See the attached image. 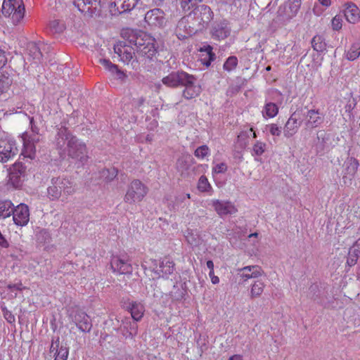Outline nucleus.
<instances>
[{"label": "nucleus", "mask_w": 360, "mask_h": 360, "mask_svg": "<svg viewBox=\"0 0 360 360\" xmlns=\"http://www.w3.org/2000/svg\"><path fill=\"white\" fill-rule=\"evenodd\" d=\"M120 328L124 336L126 338L132 339L138 333V325L135 321H131L129 318H125L122 323Z\"/></svg>", "instance_id": "b1692460"}, {"label": "nucleus", "mask_w": 360, "mask_h": 360, "mask_svg": "<svg viewBox=\"0 0 360 360\" xmlns=\"http://www.w3.org/2000/svg\"><path fill=\"white\" fill-rule=\"evenodd\" d=\"M68 354V349L61 346L56 350L54 360H67Z\"/></svg>", "instance_id": "a18cd8bd"}, {"label": "nucleus", "mask_w": 360, "mask_h": 360, "mask_svg": "<svg viewBox=\"0 0 360 360\" xmlns=\"http://www.w3.org/2000/svg\"><path fill=\"white\" fill-rule=\"evenodd\" d=\"M13 220L14 223L20 226L27 224L30 220V210L25 204H20L14 208L13 212Z\"/></svg>", "instance_id": "f3484780"}, {"label": "nucleus", "mask_w": 360, "mask_h": 360, "mask_svg": "<svg viewBox=\"0 0 360 360\" xmlns=\"http://www.w3.org/2000/svg\"><path fill=\"white\" fill-rule=\"evenodd\" d=\"M210 155V150L209 147L206 145H202L198 147L194 151V155L200 160H203L205 158L209 157Z\"/></svg>", "instance_id": "ea45409f"}, {"label": "nucleus", "mask_w": 360, "mask_h": 360, "mask_svg": "<svg viewBox=\"0 0 360 360\" xmlns=\"http://www.w3.org/2000/svg\"><path fill=\"white\" fill-rule=\"evenodd\" d=\"M359 256V255H357L356 253H355L353 251H352L351 250H349L347 260V264L349 266H352L355 265L358 260Z\"/></svg>", "instance_id": "3c124183"}, {"label": "nucleus", "mask_w": 360, "mask_h": 360, "mask_svg": "<svg viewBox=\"0 0 360 360\" xmlns=\"http://www.w3.org/2000/svg\"><path fill=\"white\" fill-rule=\"evenodd\" d=\"M13 70L8 68L0 69V95L6 92L13 81Z\"/></svg>", "instance_id": "5701e85b"}, {"label": "nucleus", "mask_w": 360, "mask_h": 360, "mask_svg": "<svg viewBox=\"0 0 360 360\" xmlns=\"http://www.w3.org/2000/svg\"><path fill=\"white\" fill-rule=\"evenodd\" d=\"M208 167L207 165H198L196 168L197 169H200V168H205L207 169Z\"/></svg>", "instance_id": "774afa93"}, {"label": "nucleus", "mask_w": 360, "mask_h": 360, "mask_svg": "<svg viewBox=\"0 0 360 360\" xmlns=\"http://www.w3.org/2000/svg\"><path fill=\"white\" fill-rule=\"evenodd\" d=\"M185 72H173L162 78V83L169 87H177L182 84L184 80L187 77Z\"/></svg>", "instance_id": "412c9836"}, {"label": "nucleus", "mask_w": 360, "mask_h": 360, "mask_svg": "<svg viewBox=\"0 0 360 360\" xmlns=\"http://www.w3.org/2000/svg\"><path fill=\"white\" fill-rule=\"evenodd\" d=\"M12 171L16 172L18 174L25 177V167H23L22 165H14Z\"/></svg>", "instance_id": "6e6d98bb"}, {"label": "nucleus", "mask_w": 360, "mask_h": 360, "mask_svg": "<svg viewBox=\"0 0 360 360\" xmlns=\"http://www.w3.org/2000/svg\"><path fill=\"white\" fill-rule=\"evenodd\" d=\"M8 288L11 290H22V289H24V287H22V283H18V284H14V285H9L8 286Z\"/></svg>", "instance_id": "680f3d73"}, {"label": "nucleus", "mask_w": 360, "mask_h": 360, "mask_svg": "<svg viewBox=\"0 0 360 360\" xmlns=\"http://www.w3.org/2000/svg\"><path fill=\"white\" fill-rule=\"evenodd\" d=\"M62 191L65 195H72L76 192L75 184L68 179L58 178Z\"/></svg>", "instance_id": "473e14b6"}, {"label": "nucleus", "mask_w": 360, "mask_h": 360, "mask_svg": "<svg viewBox=\"0 0 360 360\" xmlns=\"http://www.w3.org/2000/svg\"><path fill=\"white\" fill-rule=\"evenodd\" d=\"M229 360H243V357L240 354H235L231 356Z\"/></svg>", "instance_id": "0e129e2a"}, {"label": "nucleus", "mask_w": 360, "mask_h": 360, "mask_svg": "<svg viewBox=\"0 0 360 360\" xmlns=\"http://www.w3.org/2000/svg\"><path fill=\"white\" fill-rule=\"evenodd\" d=\"M278 111L279 107L277 104L266 100L262 110V115L265 120H267L275 117L278 115Z\"/></svg>", "instance_id": "cd10ccee"}, {"label": "nucleus", "mask_w": 360, "mask_h": 360, "mask_svg": "<svg viewBox=\"0 0 360 360\" xmlns=\"http://www.w3.org/2000/svg\"><path fill=\"white\" fill-rule=\"evenodd\" d=\"M174 271V263L169 259H164L159 266L155 270V276L153 278H167Z\"/></svg>", "instance_id": "4be33fe9"}, {"label": "nucleus", "mask_w": 360, "mask_h": 360, "mask_svg": "<svg viewBox=\"0 0 360 360\" xmlns=\"http://www.w3.org/2000/svg\"><path fill=\"white\" fill-rule=\"evenodd\" d=\"M229 34V30L224 27H216L214 28L212 35L218 39H224Z\"/></svg>", "instance_id": "79ce46f5"}, {"label": "nucleus", "mask_w": 360, "mask_h": 360, "mask_svg": "<svg viewBox=\"0 0 360 360\" xmlns=\"http://www.w3.org/2000/svg\"><path fill=\"white\" fill-rule=\"evenodd\" d=\"M201 1L202 0H181V6L184 10L186 11L195 6Z\"/></svg>", "instance_id": "8fccbe9b"}, {"label": "nucleus", "mask_w": 360, "mask_h": 360, "mask_svg": "<svg viewBox=\"0 0 360 360\" xmlns=\"http://www.w3.org/2000/svg\"><path fill=\"white\" fill-rule=\"evenodd\" d=\"M265 129L269 130L271 135L274 136H279L282 132V128L275 123L266 124Z\"/></svg>", "instance_id": "49530a36"}, {"label": "nucleus", "mask_w": 360, "mask_h": 360, "mask_svg": "<svg viewBox=\"0 0 360 360\" xmlns=\"http://www.w3.org/2000/svg\"><path fill=\"white\" fill-rule=\"evenodd\" d=\"M211 205L214 211L221 217L234 214L238 211L234 204L228 200H212Z\"/></svg>", "instance_id": "f8f14e48"}, {"label": "nucleus", "mask_w": 360, "mask_h": 360, "mask_svg": "<svg viewBox=\"0 0 360 360\" xmlns=\"http://www.w3.org/2000/svg\"><path fill=\"white\" fill-rule=\"evenodd\" d=\"M187 243L194 248H200L205 245V241L202 233L196 229H188L184 235Z\"/></svg>", "instance_id": "a211bd4d"}, {"label": "nucleus", "mask_w": 360, "mask_h": 360, "mask_svg": "<svg viewBox=\"0 0 360 360\" xmlns=\"http://www.w3.org/2000/svg\"><path fill=\"white\" fill-rule=\"evenodd\" d=\"M2 13L5 16H10L14 23L20 22L25 15L22 0H4Z\"/></svg>", "instance_id": "20e7f679"}, {"label": "nucleus", "mask_w": 360, "mask_h": 360, "mask_svg": "<svg viewBox=\"0 0 360 360\" xmlns=\"http://www.w3.org/2000/svg\"><path fill=\"white\" fill-rule=\"evenodd\" d=\"M301 0H288L278 8V13L285 20L295 17L300 8Z\"/></svg>", "instance_id": "9d476101"}, {"label": "nucleus", "mask_w": 360, "mask_h": 360, "mask_svg": "<svg viewBox=\"0 0 360 360\" xmlns=\"http://www.w3.org/2000/svg\"><path fill=\"white\" fill-rule=\"evenodd\" d=\"M318 1L321 5L324 6L326 7L329 6L331 4V0H318Z\"/></svg>", "instance_id": "e2e57ef3"}, {"label": "nucleus", "mask_w": 360, "mask_h": 360, "mask_svg": "<svg viewBox=\"0 0 360 360\" xmlns=\"http://www.w3.org/2000/svg\"><path fill=\"white\" fill-rule=\"evenodd\" d=\"M360 56V42H355L345 53V57L349 60H354Z\"/></svg>", "instance_id": "c9c22d12"}, {"label": "nucleus", "mask_w": 360, "mask_h": 360, "mask_svg": "<svg viewBox=\"0 0 360 360\" xmlns=\"http://www.w3.org/2000/svg\"><path fill=\"white\" fill-rule=\"evenodd\" d=\"M238 271L240 278L244 282L251 278H258L264 275V270L258 265L245 266L239 269Z\"/></svg>", "instance_id": "dca6fc26"}, {"label": "nucleus", "mask_w": 360, "mask_h": 360, "mask_svg": "<svg viewBox=\"0 0 360 360\" xmlns=\"http://www.w3.org/2000/svg\"><path fill=\"white\" fill-rule=\"evenodd\" d=\"M62 190L58 178L51 179V184L47 188L46 196L51 200H58L61 196Z\"/></svg>", "instance_id": "a878e982"}, {"label": "nucleus", "mask_w": 360, "mask_h": 360, "mask_svg": "<svg viewBox=\"0 0 360 360\" xmlns=\"http://www.w3.org/2000/svg\"><path fill=\"white\" fill-rule=\"evenodd\" d=\"M7 63L6 52L0 48V69L5 68L4 66Z\"/></svg>", "instance_id": "4d7b16f0"}, {"label": "nucleus", "mask_w": 360, "mask_h": 360, "mask_svg": "<svg viewBox=\"0 0 360 360\" xmlns=\"http://www.w3.org/2000/svg\"><path fill=\"white\" fill-rule=\"evenodd\" d=\"M352 251L360 255V238L356 241L353 246L350 248Z\"/></svg>", "instance_id": "bf43d9fd"}, {"label": "nucleus", "mask_w": 360, "mask_h": 360, "mask_svg": "<svg viewBox=\"0 0 360 360\" xmlns=\"http://www.w3.org/2000/svg\"><path fill=\"white\" fill-rule=\"evenodd\" d=\"M14 205L10 200L0 202V219L9 217L14 210Z\"/></svg>", "instance_id": "72a5a7b5"}, {"label": "nucleus", "mask_w": 360, "mask_h": 360, "mask_svg": "<svg viewBox=\"0 0 360 360\" xmlns=\"http://www.w3.org/2000/svg\"><path fill=\"white\" fill-rule=\"evenodd\" d=\"M324 120L323 113L319 109H311L305 115L304 124L307 128L314 129L321 127Z\"/></svg>", "instance_id": "4468645a"}, {"label": "nucleus", "mask_w": 360, "mask_h": 360, "mask_svg": "<svg viewBox=\"0 0 360 360\" xmlns=\"http://www.w3.org/2000/svg\"><path fill=\"white\" fill-rule=\"evenodd\" d=\"M359 167V162L353 158H347L343 164L342 182L345 186H350L354 179Z\"/></svg>", "instance_id": "0eeeda50"}, {"label": "nucleus", "mask_w": 360, "mask_h": 360, "mask_svg": "<svg viewBox=\"0 0 360 360\" xmlns=\"http://www.w3.org/2000/svg\"><path fill=\"white\" fill-rule=\"evenodd\" d=\"M188 22V19L185 18H181L178 24H177V27H176V35L178 37L179 39H181V37H185L186 35H183L181 34L179 31L183 29V28H186V25Z\"/></svg>", "instance_id": "603ef678"}, {"label": "nucleus", "mask_w": 360, "mask_h": 360, "mask_svg": "<svg viewBox=\"0 0 360 360\" xmlns=\"http://www.w3.org/2000/svg\"><path fill=\"white\" fill-rule=\"evenodd\" d=\"M29 51L33 53V59L39 61L42 54L39 50V48L35 44H31L29 46Z\"/></svg>", "instance_id": "09e8293b"}, {"label": "nucleus", "mask_w": 360, "mask_h": 360, "mask_svg": "<svg viewBox=\"0 0 360 360\" xmlns=\"http://www.w3.org/2000/svg\"><path fill=\"white\" fill-rule=\"evenodd\" d=\"M30 126L32 131V135L36 137V135H38L39 133V129L36 125L34 117H30Z\"/></svg>", "instance_id": "5fc2aeb1"}, {"label": "nucleus", "mask_w": 360, "mask_h": 360, "mask_svg": "<svg viewBox=\"0 0 360 360\" xmlns=\"http://www.w3.org/2000/svg\"><path fill=\"white\" fill-rule=\"evenodd\" d=\"M345 16L350 23H356L360 19V11L354 4H347L345 9Z\"/></svg>", "instance_id": "bb28decb"}, {"label": "nucleus", "mask_w": 360, "mask_h": 360, "mask_svg": "<svg viewBox=\"0 0 360 360\" xmlns=\"http://www.w3.org/2000/svg\"><path fill=\"white\" fill-rule=\"evenodd\" d=\"M301 125L300 117L295 112L292 114L287 120L283 128L284 136L290 138L297 131Z\"/></svg>", "instance_id": "6ab92c4d"}, {"label": "nucleus", "mask_w": 360, "mask_h": 360, "mask_svg": "<svg viewBox=\"0 0 360 360\" xmlns=\"http://www.w3.org/2000/svg\"><path fill=\"white\" fill-rule=\"evenodd\" d=\"M122 37L143 56L150 58L156 53L155 39L150 34L140 30H124Z\"/></svg>", "instance_id": "f03ea898"}, {"label": "nucleus", "mask_w": 360, "mask_h": 360, "mask_svg": "<svg viewBox=\"0 0 360 360\" xmlns=\"http://www.w3.org/2000/svg\"><path fill=\"white\" fill-rule=\"evenodd\" d=\"M207 268L210 270H214V263L212 260H208L206 263Z\"/></svg>", "instance_id": "69168bd1"}, {"label": "nucleus", "mask_w": 360, "mask_h": 360, "mask_svg": "<svg viewBox=\"0 0 360 360\" xmlns=\"http://www.w3.org/2000/svg\"><path fill=\"white\" fill-rule=\"evenodd\" d=\"M194 160L190 155H184L178 159L176 168L181 173V175L186 174L193 165Z\"/></svg>", "instance_id": "7c9ffc66"}, {"label": "nucleus", "mask_w": 360, "mask_h": 360, "mask_svg": "<svg viewBox=\"0 0 360 360\" xmlns=\"http://www.w3.org/2000/svg\"><path fill=\"white\" fill-rule=\"evenodd\" d=\"M342 17L340 15H336L331 20V26L333 30L339 31L342 27Z\"/></svg>", "instance_id": "de8ad7c7"}, {"label": "nucleus", "mask_w": 360, "mask_h": 360, "mask_svg": "<svg viewBox=\"0 0 360 360\" xmlns=\"http://www.w3.org/2000/svg\"><path fill=\"white\" fill-rule=\"evenodd\" d=\"M73 322L82 332H88L91 330L92 324L89 316L83 311H77L72 316Z\"/></svg>", "instance_id": "aec40b11"}, {"label": "nucleus", "mask_w": 360, "mask_h": 360, "mask_svg": "<svg viewBox=\"0 0 360 360\" xmlns=\"http://www.w3.org/2000/svg\"><path fill=\"white\" fill-rule=\"evenodd\" d=\"M115 54L117 55L118 60L124 63H129L133 58L136 49L126 40L123 42H119L114 46Z\"/></svg>", "instance_id": "1a4fd4ad"}, {"label": "nucleus", "mask_w": 360, "mask_h": 360, "mask_svg": "<svg viewBox=\"0 0 360 360\" xmlns=\"http://www.w3.org/2000/svg\"><path fill=\"white\" fill-rule=\"evenodd\" d=\"M140 0H112L111 4L114 6L120 13L130 11L134 9Z\"/></svg>", "instance_id": "393cba45"}, {"label": "nucleus", "mask_w": 360, "mask_h": 360, "mask_svg": "<svg viewBox=\"0 0 360 360\" xmlns=\"http://www.w3.org/2000/svg\"><path fill=\"white\" fill-rule=\"evenodd\" d=\"M207 54L208 56V60L207 62L203 63L207 67L210 65L211 61H212L214 58V55L212 53V48L210 46H207L206 49Z\"/></svg>", "instance_id": "13d9d810"}, {"label": "nucleus", "mask_w": 360, "mask_h": 360, "mask_svg": "<svg viewBox=\"0 0 360 360\" xmlns=\"http://www.w3.org/2000/svg\"><path fill=\"white\" fill-rule=\"evenodd\" d=\"M129 309L134 321H140L145 312L144 305L141 302H132L129 304Z\"/></svg>", "instance_id": "c756f323"}, {"label": "nucleus", "mask_w": 360, "mask_h": 360, "mask_svg": "<svg viewBox=\"0 0 360 360\" xmlns=\"http://www.w3.org/2000/svg\"><path fill=\"white\" fill-rule=\"evenodd\" d=\"M145 21L150 27H160L166 24L165 14L161 9L154 8L145 14Z\"/></svg>", "instance_id": "ddd939ff"}, {"label": "nucleus", "mask_w": 360, "mask_h": 360, "mask_svg": "<svg viewBox=\"0 0 360 360\" xmlns=\"http://www.w3.org/2000/svg\"><path fill=\"white\" fill-rule=\"evenodd\" d=\"M266 283L260 279L253 281L250 287V297L251 299L260 297L264 291Z\"/></svg>", "instance_id": "c85d7f7f"}, {"label": "nucleus", "mask_w": 360, "mask_h": 360, "mask_svg": "<svg viewBox=\"0 0 360 360\" xmlns=\"http://www.w3.org/2000/svg\"><path fill=\"white\" fill-rule=\"evenodd\" d=\"M21 139L22 141V148L20 155L30 160L35 159L37 155L35 144L39 141V139L34 137L27 131H25L21 134Z\"/></svg>", "instance_id": "39448f33"}, {"label": "nucleus", "mask_w": 360, "mask_h": 360, "mask_svg": "<svg viewBox=\"0 0 360 360\" xmlns=\"http://www.w3.org/2000/svg\"><path fill=\"white\" fill-rule=\"evenodd\" d=\"M355 103L353 102H348L346 105L345 106V111L347 112L349 115L351 114L352 111L354 108Z\"/></svg>", "instance_id": "052dcab7"}, {"label": "nucleus", "mask_w": 360, "mask_h": 360, "mask_svg": "<svg viewBox=\"0 0 360 360\" xmlns=\"http://www.w3.org/2000/svg\"><path fill=\"white\" fill-rule=\"evenodd\" d=\"M197 188L200 192L207 193L210 195L213 193V188L207 178L203 175H202L198 179Z\"/></svg>", "instance_id": "f704fd0d"}, {"label": "nucleus", "mask_w": 360, "mask_h": 360, "mask_svg": "<svg viewBox=\"0 0 360 360\" xmlns=\"http://www.w3.org/2000/svg\"><path fill=\"white\" fill-rule=\"evenodd\" d=\"M238 65V59L236 56L229 57L224 63L223 68L224 70L231 72L236 69Z\"/></svg>", "instance_id": "37998d69"}, {"label": "nucleus", "mask_w": 360, "mask_h": 360, "mask_svg": "<svg viewBox=\"0 0 360 360\" xmlns=\"http://www.w3.org/2000/svg\"><path fill=\"white\" fill-rule=\"evenodd\" d=\"M50 28L53 32L61 33L65 30V26L63 21L53 20L50 22Z\"/></svg>", "instance_id": "c03bdc74"}, {"label": "nucleus", "mask_w": 360, "mask_h": 360, "mask_svg": "<svg viewBox=\"0 0 360 360\" xmlns=\"http://www.w3.org/2000/svg\"><path fill=\"white\" fill-rule=\"evenodd\" d=\"M110 266L112 271L115 274H130L132 272V266L127 256L112 255Z\"/></svg>", "instance_id": "423d86ee"}, {"label": "nucleus", "mask_w": 360, "mask_h": 360, "mask_svg": "<svg viewBox=\"0 0 360 360\" xmlns=\"http://www.w3.org/2000/svg\"><path fill=\"white\" fill-rule=\"evenodd\" d=\"M18 152L16 143L12 139L0 140V162H6L13 158Z\"/></svg>", "instance_id": "6e6552de"}, {"label": "nucleus", "mask_w": 360, "mask_h": 360, "mask_svg": "<svg viewBox=\"0 0 360 360\" xmlns=\"http://www.w3.org/2000/svg\"><path fill=\"white\" fill-rule=\"evenodd\" d=\"M9 181L15 188H19L24 181V176L18 174L16 172L11 171L9 175Z\"/></svg>", "instance_id": "a19ab883"}, {"label": "nucleus", "mask_w": 360, "mask_h": 360, "mask_svg": "<svg viewBox=\"0 0 360 360\" xmlns=\"http://www.w3.org/2000/svg\"><path fill=\"white\" fill-rule=\"evenodd\" d=\"M311 45L314 50L322 52L326 49V43L323 38L320 35H316L311 40Z\"/></svg>", "instance_id": "4c0bfd02"}, {"label": "nucleus", "mask_w": 360, "mask_h": 360, "mask_svg": "<svg viewBox=\"0 0 360 360\" xmlns=\"http://www.w3.org/2000/svg\"><path fill=\"white\" fill-rule=\"evenodd\" d=\"M266 150V144L261 141H257L252 146V155L259 157L262 155Z\"/></svg>", "instance_id": "58836bf2"}, {"label": "nucleus", "mask_w": 360, "mask_h": 360, "mask_svg": "<svg viewBox=\"0 0 360 360\" xmlns=\"http://www.w3.org/2000/svg\"><path fill=\"white\" fill-rule=\"evenodd\" d=\"M73 3L79 11L90 15L98 12L101 7V0H74Z\"/></svg>", "instance_id": "2eb2a0df"}, {"label": "nucleus", "mask_w": 360, "mask_h": 360, "mask_svg": "<svg viewBox=\"0 0 360 360\" xmlns=\"http://www.w3.org/2000/svg\"><path fill=\"white\" fill-rule=\"evenodd\" d=\"M195 78L189 74L184 80L181 86H184L185 89L183 91V96L186 99H191L197 97L201 92V86L195 84Z\"/></svg>", "instance_id": "9b49d317"}, {"label": "nucleus", "mask_w": 360, "mask_h": 360, "mask_svg": "<svg viewBox=\"0 0 360 360\" xmlns=\"http://www.w3.org/2000/svg\"><path fill=\"white\" fill-rule=\"evenodd\" d=\"M148 192V187L140 180H133L127 186L124 201L129 205H136L143 200Z\"/></svg>", "instance_id": "7ed1b4c3"}, {"label": "nucleus", "mask_w": 360, "mask_h": 360, "mask_svg": "<svg viewBox=\"0 0 360 360\" xmlns=\"http://www.w3.org/2000/svg\"><path fill=\"white\" fill-rule=\"evenodd\" d=\"M100 63L105 68V70L110 72L112 74H115L117 79L123 80L126 77L125 74L120 70L117 66L112 64L109 60L101 59Z\"/></svg>", "instance_id": "2f4dec72"}, {"label": "nucleus", "mask_w": 360, "mask_h": 360, "mask_svg": "<svg viewBox=\"0 0 360 360\" xmlns=\"http://www.w3.org/2000/svg\"><path fill=\"white\" fill-rule=\"evenodd\" d=\"M210 279L213 284H218L219 283V278L217 276H212Z\"/></svg>", "instance_id": "338daca9"}, {"label": "nucleus", "mask_w": 360, "mask_h": 360, "mask_svg": "<svg viewBox=\"0 0 360 360\" xmlns=\"http://www.w3.org/2000/svg\"><path fill=\"white\" fill-rule=\"evenodd\" d=\"M198 11L200 12L201 20L204 23H207L212 20L213 13L209 6L206 5H201L199 7Z\"/></svg>", "instance_id": "e433bc0d"}, {"label": "nucleus", "mask_w": 360, "mask_h": 360, "mask_svg": "<svg viewBox=\"0 0 360 360\" xmlns=\"http://www.w3.org/2000/svg\"><path fill=\"white\" fill-rule=\"evenodd\" d=\"M56 145L58 148H63L68 155L75 163L84 165L89 159L86 144L72 136L66 128H60L57 134Z\"/></svg>", "instance_id": "f257e3e1"}, {"label": "nucleus", "mask_w": 360, "mask_h": 360, "mask_svg": "<svg viewBox=\"0 0 360 360\" xmlns=\"http://www.w3.org/2000/svg\"><path fill=\"white\" fill-rule=\"evenodd\" d=\"M227 170V166L224 162H220L216 164L212 167V173L214 174H221L224 173Z\"/></svg>", "instance_id": "864d4df0"}]
</instances>
